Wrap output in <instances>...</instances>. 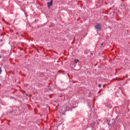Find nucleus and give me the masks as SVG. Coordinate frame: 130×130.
Returning <instances> with one entry per match:
<instances>
[{"label": "nucleus", "instance_id": "2", "mask_svg": "<svg viewBox=\"0 0 130 130\" xmlns=\"http://www.w3.org/2000/svg\"><path fill=\"white\" fill-rule=\"evenodd\" d=\"M94 28L96 30H101V24L100 23H96L94 26Z\"/></svg>", "mask_w": 130, "mask_h": 130}, {"label": "nucleus", "instance_id": "4", "mask_svg": "<svg viewBox=\"0 0 130 130\" xmlns=\"http://www.w3.org/2000/svg\"><path fill=\"white\" fill-rule=\"evenodd\" d=\"M74 62H75V63H78V62H79V59H75Z\"/></svg>", "mask_w": 130, "mask_h": 130}, {"label": "nucleus", "instance_id": "7", "mask_svg": "<svg viewBox=\"0 0 130 130\" xmlns=\"http://www.w3.org/2000/svg\"><path fill=\"white\" fill-rule=\"evenodd\" d=\"M99 87H101V84H99Z\"/></svg>", "mask_w": 130, "mask_h": 130}, {"label": "nucleus", "instance_id": "9", "mask_svg": "<svg viewBox=\"0 0 130 130\" xmlns=\"http://www.w3.org/2000/svg\"><path fill=\"white\" fill-rule=\"evenodd\" d=\"M2 56H0V58H1Z\"/></svg>", "mask_w": 130, "mask_h": 130}, {"label": "nucleus", "instance_id": "1", "mask_svg": "<svg viewBox=\"0 0 130 130\" xmlns=\"http://www.w3.org/2000/svg\"><path fill=\"white\" fill-rule=\"evenodd\" d=\"M109 125H114L116 123V120L113 119H110L109 121H107Z\"/></svg>", "mask_w": 130, "mask_h": 130}, {"label": "nucleus", "instance_id": "3", "mask_svg": "<svg viewBox=\"0 0 130 130\" xmlns=\"http://www.w3.org/2000/svg\"><path fill=\"white\" fill-rule=\"evenodd\" d=\"M52 3H53V0H51L50 2H48L47 3V6H48V8H50V7H51V6H52Z\"/></svg>", "mask_w": 130, "mask_h": 130}, {"label": "nucleus", "instance_id": "8", "mask_svg": "<svg viewBox=\"0 0 130 130\" xmlns=\"http://www.w3.org/2000/svg\"><path fill=\"white\" fill-rule=\"evenodd\" d=\"M91 126H92V127H94V125H92Z\"/></svg>", "mask_w": 130, "mask_h": 130}, {"label": "nucleus", "instance_id": "6", "mask_svg": "<svg viewBox=\"0 0 130 130\" xmlns=\"http://www.w3.org/2000/svg\"><path fill=\"white\" fill-rule=\"evenodd\" d=\"M101 46H105V45H104V43H102V44H101Z\"/></svg>", "mask_w": 130, "mask_h": 130}, {"label": "nucleus", "instance_id": "5", "mask_svg": "<svg viewBox=\"0 0 130 130\" xmlns=\"http://www.w3.org/2000/svg\"><path fill=\"white\" fill-rule=\"evenodd\" d=\"M2 68L0 67V75L2 74Z\"/></svg>", "mask_w": 130, "mask_h": 130}]
</instances>
